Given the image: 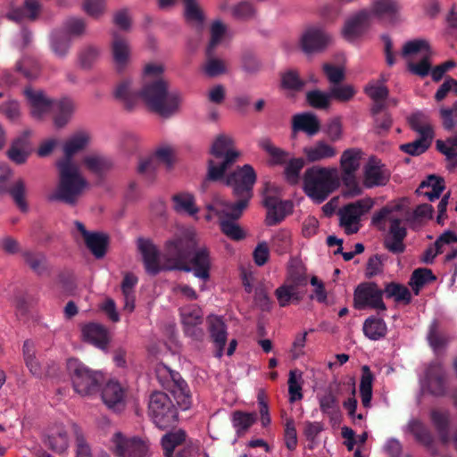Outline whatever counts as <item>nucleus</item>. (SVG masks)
<instances>
[{"label":"nucleus","instance_id":"obj_1","mask_svg":"<svg viewBox=\"0 0 457 457\" xmlns=\"http://www.w3.org/2000/svg\"><path fill=\"white\" fill-rule=\"evenodd\" d=\"M195 245V235L187 230L166 242L163 255L150 239L137 240V248L147 273L156 275L162 270H172L192 271L195 278L205 282L210 278L212 267L210 251L204 245L196 248Z\"/></svg>","mask_w":457,"mask_h":457},{"label":"nucleus","instance_id":"obj_2","mask_svg":"<svg viewBox=\"0 0 457 457\" xmlns=\"http://www.w3.org/2000/svg\"><path fill=\"white\" fill-rule=\"evenodd\" d=\"M88 142V134L79 132L71 136L63 145L64 157L57 162L60 182L56 192L51 196L52 200H59L73 205L88 187L79 166L72 160L73 154L84 149Z\"/></svg>","mask_w":457,"mask_h":457},{"label":"nucleus","instance_id":"obj_3","mask_svg":"<svg viewBox=\"0 0 457 457\" xmlns=\"http://www.w3.org/2000/svg\"><path fill=\"white\" fill-rule=\"evenodd\" d=\"M163 67L157 63L146 64L143 71V84L138 96L151 111L162 117L175 114L182 103L178 90H170L168 82L162 77Z\"/></svg>","mask_w":457,"mask_h":457},{"label":"nucleus","instance_id":"obj_4","mask_svg":"<svg viewBox=\"0 0 457 457\" xmlns=\"http://www.w3.org/2000/svg\"><path fill=\"white\" fill-rule=\"evenodd\" d=\"M255 181L256 173L251 165L245 164L236 170L227 177L225 183L232 187L233 194L238 200L235 204H231L216 197L212 204H209V209H215L219 213L233 218H239L253 196Z\"/></svg>","mask_w":457,"mask_h":457},{"label":"nucleus","instance_id":"obj_5","mask_svg":"<svg viewBox=\"0 0 457 457\" xmlns=\"http://www.w3.org/2000/svg\"><path fill=\"white\" fill-rule=\"evenodd\" d=\"M24 95L30 107V115L36 120H41L50 112L54 113V125L62 128L66 125L71 117L74 104L69 98L59 101H52L44 92L28 87Z\"/></svg>","mask_w":457,"mask_h":457},{"label":"nucleus","instance_id":"obj_6","mask_svg":"<svg viewBox=\"0 0 457 457\" xmlns=\"http://www.w3.org/2000/svg\"><path fill=\"white\" fill-rule=\"evenodd\" d=\"M340 177L335 167L312 166L303 177V190L316 204L323 203L338 188Z\"/></svg>","mask_w":457,"mask_h":457},{"label":"nucleus","instance_id":"obj_7","mask_svg":"<svg viewBox=\"0 0 457 457\" xmlns=\"http://www.w3.org/2000/svg\"><path fill=\"white\" fill-rule=\"evenodd\" d=\"M233 145V138L227 135H220L214 140L211 149L213 159L209 161L208 165L209 179H220L225 171L239 158L241 154Z\"/></svg>","mask_w":457,"mask_h":457},{"label":"nucleus","instance_id":"obj_8","mask_svg":"<svg viewBox=\"0 0 457 457\" xmlns=\"http://www.w3.org/2000/svg\"><path fill=\"white\" fill-rule=\"evenodd\" d=\"M67 370L74 391L81 396L96 394L104 379L102 372L89 369L76 358L68 360Z\"/></svg>","mask_w":457,"mask_h":457},{"label":"nucleus","instance_id":"obj_9","mask_svg":"<svg viewBox=\"0 0 457 457\" xmlns=\"http://www.w3.org/2000/svg\"><path fill=\"white\" fill-rule=\"evenodd\" d=\"M401 55L407 62L408 70L412 74L422 78L429 74L432 51L428 40L415 38L405 42Z\"/></svg>","mask_w":457,"mask_h":457},{"label":"nucleus","instance_id":"obj_10","mask_svg":"<svg viewBox=\"0 0 457 457\" xmlns=\"http://www.w3.org/2000/svg\"><path fill=\"white\" fill-rule=\"evenodd\" d=\"M149 415L161 429L172 426L177 420V410L169 396L162 392H154L150 396Z\"/></svg>","mask_w":457,"mask_h":457},{"label":"nucleus","instance_id":"obj_11","mask_svg":"<svg viewBox=\"0 0 457 457\" xmlns=\"http://www.w3.org/2000/svg\"><path fill=\"white\" fill-rule=\"evenodd\" d=\"M373 204L374 201L366 197L339 209V224L347 235L355 234L360 230L361 217L372 208Z\"/></svg>","mask_w":457,"mask_h":457},{"label":"nucleus","instance_id":"obj_12","mask_svg":"<svg viewBox=\"0 0 457 457\" xmlns=\"http://www.w3.org/2000/svg\"><path fill=\"white\" fill-rule=\"evenodd\" d=\"M12 177V170L6 164H0V194L8 193L13 199L18 208L26 212L29 209L26 202L27 187L22 179H16L12 185L10 180Z\"/></svg>","mask_w":457,"mask_h":457},{"label":"nucleus","instance_id":"obj_13","mask_svg":"<svg viewBox=\"0 0 457 457\" xmlns=\"http://www.w3.org/2000/svg\"><path fill=\"white\" fill-rule=\"evenodd\" d=\"M110 449L119 457H145L148 445L138 437H125L120 432H116L111 438Z\"/></svg>","mask_w":457,"mask_h":457},{"label":"nucleus","instance_id":"obj_14","mask_svg":"<svg viewBox=\"0 0 457 457\" xmlns=\"http://www.w3.org/2000/svg\"><path fill=\"white\" fill-rule=\"evenodd\" d=\"M382 296L383 291L375 283H361L354 290V307L358 310L370 308L385 311L386 308Z\"/></svg>","mask_w":457,"mask_h":457},{"label":"nucleus","instance_id":"obj_15","mask_svg":"<svg viewBox=\"0 0 457 457\" xmlns=\"http://www.w3.org/2000/svg\"><path fill=\"white\" fill-rule=\"evenodd\" d=\"M445 253V261H451L457 256V235L452 231H445L435 242L428 247L422 254L421 261L425 263H432L436 256Z\"/></svg>","mask_w":457,"mask_h":457},{"label":"nucleus","instance_id":"obj_16","mask_svg":"<svg viewBox=\"0 0 457 457\" xmlns=\"http://www.w3.org/2000/svg\"><path fill=\"white\" fill-rule=\"evenodd\" d=\"M390 179V171L380 160L371 157L363 167L362 186L374 188L386 185Z\"/></svg>","mask_w":457,"mask_h":457},{"label":"nucleus","instance_id":"obj_17","mask_svg":"<svg viewBox=\"0 0 457 457\" xmlns=\"http://www.w3.org/2000/svg\"><path fill=\"white\" fill-rule=\"evenodd\" d=\"M422 390L434 395H442L445 392V371L439 361L431 362L420 378Z\"/></svg>","mask_w":457,"mask_h":457},{"label":"nucleus","instance_id":"obj_18","mask_svg":"<svg viewBox=\"0 0 457 457\" xmlns=\"http://www.w3.org/2000/svg\"><path fill=\"white\" fill-rule=\"evenodd\" d=\"M395 208L384 207L372 217V223L379 228H385L386 222L390 223L389 237L404 239L406 237V228L403 226V219L396 213Z\"/></svg>","mask_w":457,"mask_h":457},{"label":"nucleus","instance_id":"obj_19","mask_svg":"<svg viewBox=\"0 0 457 457\" xmlns=\"http://www.w3.org/2000/svg\"><path fill=\"white\" fill-rule=\"evenodd\" d=\"M180 317L184 331L188 337L199 340L204 333L201 325L203 323L202 309L195 305H187L180 309Z\"/></svg>","mask_w":457,"mask_h":457},{"label":"nucleus","instance_id":"obj_20","mask_svg":"<svg viewBox=\"0 0 457 457\" xmlns=\"http://www.w3.org/2000/svg\"><path fill=\"white\" fill-rule=\"evenodd\" d=\"M172 162V149L169 146H162L158 148L153 155L141 159L137 170L140 174L151 179L161 163L170 168Z\"/></svg>","mask_w":457,"mask_h":457},{"label":"nucleus","instance_id":"obj_21","mask_svg":"<svg viewBox=\"0 0 457 457\" xmlns=\"http://www.w3.org/2000/svg\"><path fill=\"white\" fill-rule=\"evenodd\" d=\"M111 54L115 71L124 72L131 62V47L129 41L117 32L112 33Z\"/></svg>","mask_w":457,"mask_h":457},{"label":"nucleus","instance_id":"obj_22","mask_svg":"<svg viewBox=\"0 0 457 457\" xmlns=\"http://www.w3.org/2000/svg\"><path fill=\"white\" fill-rule=\"evenodd\" d=\"M330 40V36L322 29L311 27L304 30L300 43L303 51L309 54L324 50Z\"/></svg>","mask_w":457,"mask_h":457},{"label":"nucleus","instance_id":"obj_23","mask_svg":"<svg viewBox=\"0 0 457 457\" xmlns=\"http://www.w3.org/2000/svg\"><path fill=\"white\" fill-rule=\"evenodd\" d=\"M371 23V13L361 10L351 16L342 29L343 37L350 42L359 38L369 29Z\"/></svg>","mask_w":457,"mask_h":457},{"label":"nucleus","instance_id":"obj_24","mask_svg":"<svg viewBox=\"0 0 457 457\" xmlns=\"http://www.w3.org/2000/svg\"><path fill=\"white\" fill-rule=\"evenodd\" d=\"M210 337L216 347L215 356L221 358L227 343V326L222 318L217 315H210L207 319Z\"/></svg>","mask_w":457,"mask_h":457},{"label":"nucleus","instance_id":"obj_25","mask_svg":"<svg viewBox=\"0 0 457 457\" xmlns=\"http://www.w3.org/2000/svg\"><path fill=\"white\" fill-rule=\"evenodd\" d=\"M31 130H25L17 137L11 144L7 151L8 158L16 164H23L32 152V146L29 140Z\"/></svg>","mask_w":457,"mask_h":457},{"label":"nucleus","instance_id":"obj_26","mask_svg":"<svg viewBox=\"0 0 457 457\" xmlns=\"http://www.w3.org/2000/svg\"><path fill=\"white\" fill-rule=\"evenodd\" d=\"M76 228L82 235L87 247L96 258H102L106 252L108 237L104 233L89 232L83 223L75 222Z\"/></svg>","mask_w":457,"mask_h":457},{"label":"nucleus","instance_id":"obj_27","mask_svg":"<svg viewBox=\"0 0 457 457\" xmlns=\"http://www.w3.org/2000/svg\"><path fill=\"white\" fill-rule=\"evenodd\" d=\"M208 212L205 215L206 220H211L214 217H218L220 220V225L221 231L229 238L233 240H241L245 237V231L236 222L238 218H233L223 213H219L215 209H209L207 205Z\"/></svg>","mask_w":457,"mask_h":457},{"label":"nucleus","instance_id":"obj_28","mask_svg":"<svg viewBox=\"0 0 457 457\" xmlns=\"http://www.w3.org/2000/svg\"><path fill=\"white\" fill-rule=\"evenodd\" d=\"M387 80L385 75H382L381 80L370 81L365 87V93L374 101L372 113L382 112L385 107V100L387 98L388 90L384 83Z\"/></svg>","mask_w":457,"mask_h":457},{"label":"nucleus","instance_id":"obj_29","mask_svg":"<svg viewBox=\"0 0 457 457\" xmlns=\"http://www.w3.org/2000/svg\"><path fill=\"white\" fill-rule=\"evenodd\" d=\"M83 339L101 350H106L109 343L107 329L96 323H89L82 328Z\"/></svg>","mask_w":457,"mask_h":457},{"label":"nucleus","instance_id":"obj_30","mask_svg":"<svg viewBox=\"0 0 457 457\" xmlns=\"http://www.w3.org/2000/svg\"><path fill=\"white\" fill-rule=\"evenodd\" d=\"M400 8L398 0H374L369 12L371 13V18L377 17L380 20L394 21Z\"/></svg>","mask_w":457,"mask_h":457},{"label":"nucleus","instance_id":"obj_31","mask_svg":"<svg viewBox=\"0 0 457 457\" xmlns=\"http://www.w3.org/2000/svg\"><path fill=\"white\" fill-rule=\"evenodd\" d=\"M101 396L108 408L120 410L124 403L125 392L117 381L111 380L104 386Z\"/></svg>","mask_w":457,"mask_h":457},{"label":"nucleus","instance_id":"obj_32","mask_svg":"<svg viewBox=\"0 0 457 457\" xmlns=\"http://www.w3.org/2000/svg\"><path fill=\"white\" fill-rule=\"evenodd\" d=\"M46 444L56 453H64L70 444L66 428L62 425H56L49 428Z\"/></svg>","mask_w":457,"mask_h":457},{"label":"nucleus","instance_id":"obj_33","mask_svg":"<svg viewBox=\"0 0 457 457\" xmlns=\"http://www.w3.org/2000/svg\"><path fill=\"white\" fill-rule=\"evenodd\" d=\"M303 153L309 162H316L335 157L337 150L333 145L320 140L312 145L305 146Z\"/></svg>","mask_w":457,"mask_h":457},{"label":"nucleus","instance_id":"obj_34","mask_svg":"<svg viewBox=\"0 0 457 457\" xmlns=\"http://www.w3.org/2000/svg\"><path fill=\"white\" fill-rule=\"evenodd\" d=\"M139 91L133 87V82L129 79H122L114 90V96L121 101L127 109H133L139 101Z\"/></svg>","mask_w":457,"mask_h":457},{"label":"nucleus","instance_id":"obj_35","mask_svg":"<svg viewBox=\"0 0 457 457\" xmlns=\"http://www.w3.org/2000/svg\"><path fill=\"white\" fill-rule=\"evenodd\" d=\"M445 180L443 178L429 175L427 179L423 180L417 189L420 195L427 197L429 201L438 199L444 191Z\"/></svg>","mask_w":457,"mask_h":457},{"label":"nucleus","instance_id":"obj_36","mask_svg":"<svg viewBox=\"0 0 457 457\" xmlns=\"http://www.w3.org/2000/svg\"><path fill=\"white\" fill-rule=\"evenodd\" d=\"M363 153L359 148L345 150L340 157V168L342 174H356L361 166Z\"/></svg>","mask_w":457,"mask_h":457},{"label":"nucleus","instance_id":"obj_37","mask_svg":"<svg viewBox=\"0 0 457 457\" xmlns=\"http://www.w3.org/2000/svg\"><path fill=\"white\" fill-rule=\"evenodd\" d=\"M320 121L316 115L310 112L296 114L293 118V129L303 131L309 136L315 135L320 129Z\"/></svg>","mask_w":457,"mask_h":457},{"label":"nucleus","instance_id":"obj_38","mask_svg":"<svg viewBox=\"0 0 457 457\" xmlns=\"http://www.w3.org/2000/svg\"><path fill=\"white\" fill-rule=\"evenodd\" d=\"M258 146L265 151L270 157V163L281 165L287 162L290 154L288 152L277 147L269 137H262L258 140Z\"/></svg>","mask_w":457,"mask_h":457},{"label":"nucleus","instance_id":"obj_39","mask_svg":"<svg viewBox=\"0 0 457 457\" xmlns=\"http://www.w3.org/2000/svg\"><path fill=\"white\" fill-rule=\"evenodd\" d=\"M137 278L132 273L125 274L121 282V292L124 298V311L132 312L135 309V291L134 288L137 284Z\"/></svg>","mask_w":457,"mask_h":457},{"label":"nucleus","instance_id":"obj_40","mask_svg":"<svg viewBox=\"0 0 457 457\" xmlns=\"http://www.w3.org/2000/svg\"><path fill=\"white\" fill-rule=\"evenodd\" d=\"M85 167L96 175H102L109 170L112 165V161L98 154H89L83 158Z\"/></svg>","mask_w":457,"mask_h":457},{"label":"nucleus","instance_id":"obj_41","mask_svg":"<svg viewBox=\"0 0 457 457\" xmlns=\"http://www.w3.org/2000/svg\"><path fill=\"white\" fill-rule=\"evenodd\" d=\"M40 5L37 0H26L23 8L12 9L8 12L7 18L16 22L24 19L35 20L39 12Z\"/></svg>","mask_w":457,"mask_h":457},{"label":"nucleus","instance_id":"obj_42","mask_svg":"<svg viewBox=\"0 0 457 457\" xmlns=\"http://www.w3.org/2000/svg\"><path fill=\"white\" fill-rule=\"evenodd\" d=\"M387 331L386 322L377 317L368 318L363 324V333L370 340H379L386 337Z\"/></svg>","mask_w":457,"mask_h":457},{"label":"nucleus","instance_id":"obj_43","mask_svg":"<svg viewBox=\"0 0 457 457\" xmlns=\"http://www.w3.org/2000/svg\"><path fill=\"white\" fill-rule=\"evenodd\" d=\"M22 351L25 364L30 373L37 378H41L43 375V369L40 362L36 358L34 343L29 340L25 341Z\"/></svg>","mask_w":457,"mask_h":457},{"label":"nucleus","instance_id":"obj_44","mask_svg":"<svg viewBox=\"0 0 457 457\" xmlns=\"http://www.w3.org/2000/svg\"><path fill=\"white\" fill-rule=\"evenodd\" d=\"M372 382L373 375L368 366H363L361 369V378L360 383V393L361 403L365 408L370 407L372 398Z\"/></svg>","mask_w":457,"mask_h":457},{"label":"nucleus","instance_id":"obj_45","mask_svg":"<svg viewBox=\"0 0 457 457\" xmlns=\"http://www.w3.org/2000/svg\"><path fill=\"white\" fill-rule=\"evenodd\" d=\"M409 123L413 130L420 136L434 137L432 126L428 117L423 112H417L409 117Z\"/></svg>","mask_w":457,"mask_h":457},{"label":"nucleus","instance_id":"obj_46","mask_svg":"<svg viewBox=\"0 0 457 457\" xmlns=\"http://www.w3.org/2000/svg\"><path fill=\"white\" fill-rule=\"evenodd\" d=\"M174 208L178 212L195 215L198 209L195 204L194 196L188 193H179L173 196Z\"/></svg>","mask_w":457,"mask_h":457},{"label":"nucleus","instance_id":"obj_47","mask_svg":"<svg viewBox=\"0 0 457 457\" xmlns=\"http://www.w3.org/2000/svg\"><path fill=\"white\" fill-rule=\"evenodd\" d=\"M288 395L289 402L295 403L303 398V373L299 370H292L289 371L288 377Z\"/></svg>","mask_w":457,"mask_h":457},{"label":"nucleus","instance_id":"obj_48","mask_svg":"<svg viewBox=\"0 0 457 457\" xmlns=\"http://www.w3.org/2000/svg\"><path fill=\"white\" fill-rule=\"evenodd\" d=\"M431 420L440 436L441 441L444 444H447L450 440L448 431L449 413L447 411H432Z\"/></svg>","mask_w":457,"mask_h":457},{"label":"nucleus","instance_id":"obj_49","mask_svg":"<svg viewBox=\"0 0 457 457\" xmlns=\"http://www.w3.org/2000/svg\"><path fill=\"white\" fill-rule=\"evenodd\" d=\"M270 243L271 247L277 253L283 254L288 252L292 245L290 231L285 228L275 231Z\"/></svg>","mask_w":457,"mask_h":457},{"label":"nucleus","instance_id":"obj_50","mask_svg":"<svg viewBox=\"0 0 457 457\" xmlns=\"http://www.w3.org/2000/svg\"><path fill=\"white\" fill-rule=\"evenodd\" d=\"M292 204L288 201L280 202L267 211L266 223L274 226L282 221L291 212Z\"/></svg>","mask_w":457,"mask_h":457},{"label":"nucleus","instance_id":"obj_51","mask_svg":"<svg viewBox=\"0 0 457 457\" xmlns=\"http://www.w3.org/2000/svg\"><path fill=\"white\" fill-rule=\"evenodd\" d=\"M186 439L185 431L179 429L174 432L167 433L162 438V445L166 457H171L174 449L182 444Z\"/></svg>","mask_w":457,"mask_h":457},{"label":"nucleus","instance_id":"obj_52","mask_svg":"<svg viewBox=\"0 0 457 457\" xmlns=\"http://www.w3.org/2000/svg\"><path fill=\"white\" fill-rule=\"evenodd\" d=\"M434 280H436V277L433 275L430 270L426 268H420L412 272L410 280V286L411 287L415 295H418L423 286Z\"/></svg>","mask_w":457,"mask_h":457},{"label":"nucleus","instance_id":"obj_53","mask_svg":"<svg viewBox=\"0 0 457 457\" xmlns=\"http://www.w3.org/2000/svg\"><path fill=\"white\" fill-rule=\"evenodd\" d=\"M275 296L280 307H286L293 300H299L298 289L285 282L275 290Z\"/></svg>","mask_w":457,"mask_h":457},{"label":"nucleus","instance_id":"obj_54","mask_svg":"<svg viewBox=\"0 0 457 457\" xmlns=\"http://www.w3.org/2000/svg\"><path fill=\"white\" fill-rule=\"evenodd\" d=\"M308 278L305 267L301 263L292 264L287 272L286 282L298 288L307 284Z\"/></svg>","mask_w":457,"mask_h":457},{"label":"nucleus","instance_id":"obj_55","mask_svg":"<svg viewBox=\"0 0 457 457\" xmlns=\"http://www.w3.org/2000/svg\"><path fill=\"white\" fill-rule=\"evenodd\" d=\"M227 34V27L220 21H215L211 27V40L206 49L207 55L213 54L217 46L222 43Z\"/></svg>","mask_w":457,"mask_h":457},{"label":"nucleus","instance_id":"obj_56","mask_svg":"<svg viewBox=\"0 0 457 457\" xmlns=\"http://www.w3.org/2000/svg\"><path fill=\"white\" fill-rule=\"evenodd\" d=\"M410 432L415 436L420 444L429 446L433 442V437L428 428L420 420H412L408 424Z\"/></svg>","mask_w":457,"mask_h":457},{"label":"nucleus","instance_id":"obj_57","mask_svg":"<svg viewBox=\"0 0 457 457\" xmlns=\"http://www.w3.org/2000/svg\"><path fill=\"white\" fill-rule=\"evenodd\" d=\"M71 39L64 32H54L51 37V49L58 57H63L69 51Z\"/></svg>","mask_w":457,"mask_h":457},{"label":"nucleus","instance_id":"obj_58","mask_svg":"<svg viewBox=\"0 0 457 457\" xmlns=\"http://www.w3.org/2000/svg\"><path fill=\"white\" fill-rule=\"evenodd\" d=\"M185 3V17L187 22L202 28L204 15L195 0H183Z\"/></svg>","mask_w":457,"mask_h":457},{"label":"nucleus","instance_id":"obj_59","mask_svg":"<svg viewBox=\"0 0 457 457\" xmlns=\"http://www.w3.org/2000/svg\"><path fill=\"white\" fill-rule=\"evenodd\" d=\"M433 137L428 136H420L413 142L402 145L401 150L411 155H419L424 153L431 145Z\"/></svg>","mask_w":457,"mask_h":457},{"label":"nucleus","instance_id":"obj_60","mask_svg":"<svg viewBox=\"0 0 457 457\" xmlns=\"http://www.w3.org/2000/svg\"><path fill=\"white\" fill-rule=\"evenodd\" d=\"M304 166V160L303 158L290 159L285 167V177L287 181L295 185L298 183L300 179V172Z\"/></svg>","mask_w":457,"mask_h":457},{"label":"nucleus","instance_id":"obj_61","mask_svg":"<svg viewBox=\"0 0 457 457\" xmlns=\"http://www.w3.org/2000/svg\"><path fill=\"white\" fill-rule=\"evenodd\" d=\"M319 403L322 413L328 415L331 419L335 418L338 414V402L332 393H328L320 396Z\"/></svg>","mask_w":457,"mask_h":457},{"label":"nucleus","instance_id":"obj_62","mask_svg":"<svg viewBox=\"0 0 457 457\" xmlns=\"http://www.w3.org/2000/svg\"><path fill=\"white\" fill-rule=\"evenodd\" d=\"M385 294L388 298H394L396 302L409 303L411 301V293L409 289L397 283L387 284L385 287Z\"/></svg>","mask_w":457,"mask_h":457},{"label":"nucleus","instance_id":"obj_63","mask_svg":"<svg viewBox=\"0 0 457 457\" xmlns=\"http://www.w3.org/2000/svg\"><path fill=\"white\" fill-rule=\"evenodd\" d=\"M345 187L344 196L355 197L362 194V187L357 180L356 174H342L341 177Z\"/></svg>","mask_w":457,"mask_h":457},{"label":"nucleus","instance_id":"obj_64","mask_svg":"<svg viewBox=\"0 0 457 457\" xmlns=\"http://www.w3.org/2000/svg\"><path fill=\"white\" fill-rule=\"evenodd\" d=\"M22 255L25 262L34 272L42 274L46 270V260L44 254L26 251Z\"/></svg>","mask_w":457,"mask_h":457}]
</instances>
